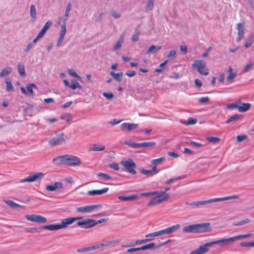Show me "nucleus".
<instances>
[{
  "instance_id": "aec40b11",
  "label": "nucleus",
  "mask_w": 254,
  "mask_h": 254,
  "mask_svg": "<svg viewBox=\"0 0 254 254\" xmlns=\"http://www.w3.org/2000/svg\"><path fill=\"white\" fill-rule=\"evenodd\" d=\"M108 190V188H104L99 190H89L88 191L87 194L89 195H100L107 192Z\"/></svg>"
},
{
  "instance_id": "0e129e2a",
  "label": "nucleus",
  "mask_w": 254,
  "mask_h": 254,
  "mask_svg": "<svg viewBox=\"0 0 254 254\" xmlns=\"http://www.w3.org/2000/svg\"><path fill=\"white\" fill-rule=\"evenodd\" d=\"M103 95L104 97H106L108 99H111L114 97V95L111 92H110V93L104 92L103 93Z\"/></svg>"
},
{
  "instance_id": "338daca9",
  "label": "nucleus",
  "mask_w": 254,
  "mask_h": 254,
  "mask_svg": "<svg viewBox=\"0 0 254 254\" xmlns=\"http://www.w3.org/2000/svg\"><path fill=\"white\" fill-rule=\"evenodd\" d=\"M253 65V64L252 63H249L248 64H247L245 66V67L244 68L243 70V72H245V73L247 72L249 70L250 68L251 67H252Z\"/></svg>"
},
{
  "instance_id": "f8f14e48",
  "label": "nucleus",
  "mask_w": 254,
  "mask_h": 254,
  "mask_svg": "<svg viewBox=\"0 0 254 254\" xmlns=\"http://www.w3.org/2000/svg\"><path fill=\"white\" fill-rule=\"evenodd\" d=\"M101 207V205H91L79 207L76 208V211L80 213H89L93 211L95 209Z\"/></svg>"
},
{
  "instance_id": "a211bd4d",
  "label": "nucleus",
  "mask_w": 254,
  "mask_h": 254,
  "mask_svg": "<svg viewBox=\"0 0 254 254\" xmlns=\"http://www.w3.org/2000/svg\"><path fill=\"white\" fill-rule=\"evenodd\" d=\"M105 149V146L100 143L92 144L90 145L89 148V151H101Z\"/></svg>"
},
{
  "instance_id": "2f4dec72",
  "label": "nucleus",
  "mask_w": 254,
  "mask_h": 254,
  "mask_svg": "<svg viewBox=\"0 0 254 254\" xmlns=\"http://www.w3.org/2000/svg\"><path fill=\"white\" fill-rule=\"evenodd\" d=\"M242 116L240 115H234L231 117L228 120L226 121V124H229L232 122L236 121L241 118H242Z\"/></svg>"
},
{
  "instance_id": "e433bc0d",
  "label": "nucleus",
  "mask_w": 254,
  "mask_h": 254,
  "mask_svg": "<svg viewBox=\"0 0 254 254\" xmlns=\"http://www.w3.org/2000/svg\"><path fill=\"white\" fill-rule=\"evenodd\" d=\"M154 0H149L147 2L145 10L146 11L152 10L154 6Z\"/></svg>"
},
{
  "instance_id": "09e8293b",
  "label": "nucleus",
  "mask_w": 254,
  "mask_h": 254,
  "mask_svg": "<svg viewBox=\"0 0 254 254\" xmlns=\"http://www.w3.org/2000/svg\"><path fill=\"white\" fill-rule=\"evenodd\" d=\"M153 240V238H148V239H143V240H137L135 242V244L141 245V244L147 243L148 242L151 241Z\"/></svg>"
},
{
  "instance_id": "dca6fc26",
  "label": "nucleus",
  "mask_w": 254,
  "mask_h": 254,
  "mask_svg": "<svg viewBox=\"0 0 254 254\" xmlns=\"http://www.w3.org/2000/svg\"><path fill=\"white\" fill-rule=\"evenodd\" d=\"M238 30V38L236 39L237 42H239L244 37V25L241 23H239L237 25Z\"/></svg>"
},
{
  "instance_id": "de8ad7c7",
  "label": "nucleus",
  "mask_w": 254,
  "mask_h": 254,
  "mask_svg": "<svg viewBox=\"0 0 254 254\" xmlns=\"http://www.w3.org/2000/svg\"><path fill=\"white\" fill-rule=\"evenodd\" d=\"M250 221V220L249 219L246 218L245 220H242L241 221H239V222H236L235 223H234L233 225H234V226L243 225H244V224H245L246 223H249Z\"/></svg>"
},
{
  "instance_id": "20e7f679",
  "label": "nucleus",
  "mask_w": 254,
  "mask_h": 254,
  "mask_svg": "<svg viewBox=\"0 0 254 254\" xmlns=\"http://www.w3.org/2000/svg\"><path fill=\"white\" fill-rule=\"evenodd\" d=\"M192 66L196 68L199 74L207 75L209 73L208 69L205 68L206 64L204 62L199 60H196L192 64Z\"/></svg>"
},
{
  "instance_id": "4c0bfd02",
  "label": "nucleus",
  "mask_w": 254,
  "mask_h": 254,
  "mask_svg": "<svg viewBox=\"0 0 254 254\" xmlns=\"http://www.w3.org/2000/svg\"><path fill=\"white\" fill-rule=\"evenodd\" d=\"M30 16L35 20L36 18V9L34 5L30 6Z\"/></svg>"
},
{
  "instance_id": "a878e982",
  "label": "nucleus",
  "mask_w": 254,
  "mask_h": 254,
  "mask_svg": "<svg viewBox=\"0 0 254 254\" xmlns=\"http://www.w3.org/2000/svg\"><path fill=\"white\" fill-rule=\"evenodd\" d=\"M118 198L122 201H128L134 200L138 198V196L136 195H131L129 196H119Z\"/></svg>"
},
{
  "instance_id": "39448f33",
  "label": "nucleus",
  "mask_w": 254,
  "mask_h": 254,
  "mask_svg": "<svg viewBox=\"0 0 254 254\" xmlns=\"http://www.w3.org/2000/svg\"><path fill=\"white\" fill-rule=\"evenodd\" d=\"M121 164L128 173L133 175L136 174V171L134 170L136 164L132 159L128 158L127 160H122Z\"/></svg>"
},
{
  "instance_id": "72a5a7b5",
  "label": "nucleus",
  "mask_w": 254,
  "mask_h": 254,
  "mask_svg": "<svg viewBox=\"0 0 254 254\" xmlns=\"http://www.w3.org/2000/svg\"><path fill=\"white\" fill-rule=\"evenodd\" d=\"M232 71V68L231 67H230L228 70L229 75L227 78V79L228 81H232L236 76V73H233Z\"/></svg>"
},
{
  "instance_id": "e2e57ef3",
  "label": "nucleus",
  "mask_w": 254,
  "mask_h": 254,
  "mask_svg": "<svg viewBox=\"0 0 254 254\" xmlns=\"http://www.w3.org/2000/svg\"><path fill=\"white\" fill-rule=\"evenodd\" d=\"M62 119L66 120L67 122H69L71 120V117L70 114H64L62 117Z\"/></svg>"
},
{
  "instance_id": "c756f323",
  "label": "nucleus",
  "mask_w": 254,
  "mask_h": 254,
  "mask_svg": "<svg viewBox=\"0 0 254 254\" xmlns=\"http://www.w3.org/2000/svg\"><path fill=\"white\" fill-rule=\"evenodd\" d=\"M161 48V46H155V45H152L147 51V54L156 53Z\"/></svg>"
},
{
  "instance_id": "7c9ffc66",
  "label": "nucleus",
  "mask_w": 254,
  "mask_h": 254,
  "mask_svg": "<svg viewBox=\"0 0 254 254\" xmlns=\"http://www.w3.org/2000/svg\"><path fill=\"white\" fill-rule=\"evenodd\" d=\"M254 41V37L253 35H250L249 38L246 40L245 47L248 48L251 47Z\"/></svg>"
},
{
  "instance_id": "412c9836",
  "label": "nucleus",
  "mask_w": 254,
  "mask_h": 254,
  "mask_svg": "<svg viewBox=\"0 0 254 254\" xmlns=\"http://www.w3.org/2000/svg\"><path fill=\"white\" fill-rule=\"evenodd\" d=\"M211 242H209L205 243L203 245L200 246L199 248L197 249V250L198 251L200 254H203L207 252L209 250L207 248V247H210L212 245V244H211Z\"/></svg>"
},
{
  "instance_id": "4d7b16f0",
  "label": "nucleus",
  "mask_w": 254,
  "mask_h": 254,
  "mask_svg": "<svg viewBox=\"0 0 254 254\" xmlns=\"http://www.w3.org/2000/svg\"><path fill=\"white\" fill-rule=\"evenodd\" d=\"M182 178H183V177L182 176H179V177H176L175 178L170 179L166 182V184L169 185V184L172 183L173 182H174L176 181L180 180Z\"/></svg>"
},
{
  "instance_id": "473e14b6",
  "label": "nucleus",
  "mask_w": 254,
  "mask_h": 254,
  "mask_svg": "<svg viewBox=\"0 0 254 254\" xmlns=\"http://www.w3.org/2000/svg\"><path fill=\"white\" fill-rule=\"evenodd\" d=\"M12 72V69L10 67H7L2 70L0 73V76L1 77H4Z\"/></svg>"
},
{
  "instance_id": "052dcab7",
  "label": "nucleus",
  "mask_w": 254,
  "mask_h": 254,
  "mask_svg": "<svg viewBox=\"0 0 254 254\" xmlns=\"http://www.w3.org/2000/svg\"><path fill=\"white\" fill-rule=\"evenodd\" d=\"M247 138L246 135H239L237 136V140L238 142H242Z\"/></svg>"
},
{
  "instance_id": "a19ab883",
  "label": "nucleus",
  "mask_w": 254,
  "mask_h": 254,
  "mask_svg": "<svg viewBox=\"0 0 254 254\" xmlns=\"http://www.w3.org/2000/svg\"><path fill=\"white\" fill-rule=\"evenodd\" d=\"M125 144L128 145L130 147L134 148H138L141 147V143H136V142L129 143L128 142H126L125 143Z\"/></svg>"
},
{
  "instance_id": "3c124183",
  "label": "nucleus",
  "mask_w": 254,
  "mask_h": 254,
  "mask_svg": "<svg viewBox=\"0 0 254 254\" xmlns=\"http://www.w3.org/2000/svg\"><path fill=\"white\" fill-rule=\"evenodd\" d=\"M241 246L246 247H253L254 246V242H242Z\"/></svg>"
},
{
  "instance_id": "6e6552de",
  "label": "nucleus",
  "mask_w": 254,
  "mask_h": 254,
  "mask_svg": "<svg viewBox=\"0 0 254 254\" xmlns=\"http://www.w3.org/2000/svg\"><path fill=\"white\" fill-rule=\"evenodd\" d=\"M44 174L42 172H37L35 174H30L27 178L20 180L19 182L23 183L25 182H33L40 181L44 177Z\"/></svg>"
},
{
  "instance_id": "79ce46f5",
  "label": "nucleus",
  "mask_w": 254,
  "mask_h": 254,
  "mask_svg": "<svg viewBox=\"0 0 254 254\" xmlns=\"http://www.w3.org/2000/svg\"><path fill=\"white\" fill-rule=\"evenodd\" d=\"M141 147H151L156 145L155 142H144L141 143Z\"/></svg>"
},
{
  "instance_id": "c85d7f7f",
  "label": "nucleus",
  "mask_w": 254,
  "mask_h": 254,
  "mask_svg": "<svg viewBox=\"0 0 254 254\" xmlns=\"http://www.w3.org/2000/svg\"><path fill=\"white\" fill-rule=\"evenodd\" d=\"M70 88L75 90L76 88L82 89V86L79 83L77 80L72 79L71 80Z\"/></svg>"
},
{
  "instance_id": "774afa93",
  "label": "nucleus",
  "mask_w": 254,
  "mask_h": 254,
  "mask_svg": "<svg viewBox=\"0 0 254 254\" xmlns=\"http://www.w3.org/2000/svg\"><path fill=\"white\" fill-rule=\"evenodd\" d=\"M123 41L119 40L114 47L115 51L118 50L122 46Z\"/></svg>"
},
{
  "instance_id": "bf43d9fd",
  "label": "nucleus",
  "mask_w": 254,
  "mask_h": 254,
  "mask_svg": "<svg viewBox=\"0 0 254 254\" xmlns=\"http://www.w3.org/2000/svg\"><path fill=\"white\" fill-rule=\"evenodd\" d=\"M140 172L143 175L149 176L151 175V171L150 170H145L144 169H141Z\"/></svg>"
},
{
  "instance_id": "37998d69",
  "label": "nucleus",
  "mask_w": 254,
  "mask_h": 254,
  "mask_svg": "<svg viewBox=\"0 0 254 254\" xmlns=\"http://www.w3.org/2000/svg\"><path fill=\"white\" fill-rule=\"evenodd\" d=\"M180 225L178 224L168 227V229H169L170 232L171 234L177 231L180 228Z\"/></svg>"
},
{
  "instance_id": "f257e3e1",
  "label": "nucleus",
  "mask_w": 254,
  "mask_h": 254,
  "mask_svg": "<svg viewBox=\"0 0 254 254\" xmlns=\"http://www.w3.org/2000/svg\"><path fill=\"white\" fill-rule=\"evenodd\" d=\"M82 219V217H69L64 219L62 220L61 224H51L49 225L43 226L42 228L51 231L58 230L65 228L68 225L72 224L74 221Z\"/></svg>"
},
{
  "instance_id": "bb28decb",
  "label": "nucleus",
  "mask_w": 254,
  "mask_h": 254,
  "mask_svg": "<svg viewBox=\"0 0 254 254\" xmlns=\"http://www.w3.org/2000/svg\"><path fill=\"white\" fill-rule=\"evenodd\" d=\"M110 74L117 81L120 82L122 80L123 75V73L122 72L115 73L114 71H111Z\"/></svg>"
},
{
  "instance_id": "4468645a",
  "label": "nucleus",
  "mask_w": 254,
  "mask_h": 254,
  "mask_svg": "<svg viewBox=\"0 0 254 254\" xmlns=\"http://www.w3.org/2000/svg\"><path fill=\"white\" fill-rule=\"evenodd\" d=\"M235 241L234 237H230L228 238H223L217 240H215L211 242V244H220L221 246L226 245L229 243H232Z\"/></svg>"
},
{
  "instance_id": "6ab92c4d",
  "label": "nucleus",
  "mask_w": 254,
  "mask_h": 254,
  "mask_svg": "<svg viewBox=\"0 0 254 254\" xmlns=\"http://www.w3.org/2000/svg\"><path fill=\"white\" fill-rule=\"evenodd\" d=\"M63 187V184L61 182H56L54 185H48L46 186V189L48 191H53L57 189H60Z\"/></svg>"
},
{
  "instance_id": "a18cd8bd",
  "label": "nucleus",
  "mask_w": 254,
  "mask_h": 254,
  "mask_svg": "<svg viewBox=\"0 0 254 254\" xmlns=\"http://www.w3.org/2000/svg\"><path fill=\"white\" fill-rule=\"evenodd\" d=\"M206 139L210 142L216 143L220 141V139L218 137L213 136H208L206 137Z\"/></svg>"
},
{
  "instance_id": "c03bdc74",
  "label": "nucleus",
  "mask_w": 254,
  "mask_h": 254,
  "mask_svg": "<svg viewBox=\"0 0 254 254\" xmlns=\"http://www.w3.org/2000/svg\"><path fill=\"white\" fill-rule=\"evenodd\" d=\"M165 159V158L164 157H162L161 158L153 159L151 161V163L152 164L154 165H158L159 164H161L162 162H163Z\"/></svg>"
},
{
  "instance_id": "f03ea898",
  "label": "nucleus",
  "mask_w": 254,
  "mask_h": 254,
  "mask_svg": "<svg viewBox=\"0 0 254 254\" xmlns=\"http://www.w3.org/2000/svg\"><path fill=\"white\" fill-rule=\"evenodd\" d=\"M239 198V196L238 195H231L229 196H226L224 197L221 198H215L210 199L207 200H200V201H193L190 203L186 202V204H188L190 206H198L199 205H203L208 203H210L215 202L222 201L229 199H237Z\"/></svg>"
},
{
  "instance_id": "9b49d317",
  "label": "nucleus",
  "mask_w": 254,
  "mask_h": 254,
  "mask_svg": "<svg viewBox=\"0 0 254 254\" xmlns=\"http://www.w3.org/2000/svg\"><path fill=\"white\" fill-rule=\"evenodd\" d=\"M196 225L197 233L209 232L212 230L209 223L196 224Z\"/></svg>"
},
{
  "instance_id": "864d4df0",
  "label": "nucleus",
  "mask_w": 254,
  "mask_h": 254,
  "mask_svg": "<svg viewBox=\"0 0 254 254\" xmlns=\"http://www.w3.org/2000/svg\"><path fill=\"white\" fill-rule=\"evenodd\" d=\"M162 235L161 231L160 230V231L155 232L153 233L147 234L145 235V237H150V236L155 237V236H158L159 235Z\"/></svg>"
},
{
  "instance_id": "5701e85b",
  "label": "nucleus",
  "mask_w": 254,
  "mask_h": 254,
  "mask_svg": "<svg viewBox=\"0 0 254 254\" xmlns=\"http://www.w3.org/2000/svg\"><path fill=\"white\" fill-rule=\"evenodd\" d=\"M71 3H70V2L68 3L67 4V5L66 7V9H65V14H64V18L63 19V23L62 24V25L64 24L65 26H66V20L68 19L69 13L71 10Z\"/></svg>"
},
{
  "instance_id": "ea45409f",
  "label": "nucleus",
  "mask_w": 254,
  "mask_h": 254,
  "mask_svg": "<svg viewBox=\"0 0 254 254\" xmlns=\"http://www.w3.org/2000/svg\"><path fill=\"white\" fill-rule=\"evenodd\" d=\"M33 88H37V86L33 83L30 84L28 85L26 87L28 92L31 95H34Z\"/></svg>"
},
{
  "instance_id": "6e6d98bb",
  "label": "nucleus",
  "mask_w": 254,
  "mask_h": 254,
  "mask_svg": "<svg viewBox=\"0 0 254 254\" xmlns=\"http://www.w3.org/2000/svg\"><path fill=\"white\" fill-rule=\"evenodd\" d=\"M109 167L115 170H116V171L119 170L120 169L119 166L118 164H117V163H113L110 164L109 165Z\"/></svg>"
},
{
  "instance_id": "58836bf2",
  "label": "nucleus",
  "mask_w": 254,
  "mask_h": 254,
  "mask_svg": "<svg viewBox=\"0 0 254 254\" xmlns=\"http://www.w3.org/2000/svg\"><path fill=\"white\" fill-rule=\"evenodd\" d=\"M155 243H151L142 246L140 247V250H146L148 249H153L155 247Z\"/></svg>"
},
{
  "instance_id": "1a4fd4ad",
  "label": "nucleus",
  "mask_w": 254,
  "mask_h": 254,
  "mask_svg": "<svg viewBox=\"0 0 254 254\" xmlns=\"http://www.w3.org/2000/svg\"><path fill=\"white\" fill-rule=\"evenodd\" d=\"M25 218L31 222L37 223H44L47 222L46 217L37 214H27L25 215Z\"/></svg>"
},
{
  "instance_id": "49530a36",
  "label": "nucleus",
  "mask_w": 254,
  "mask_h": 254,
  "mask_svg": "<svg viewBox=\"0 0 254 254\" xmlns=\"http://www.w3.org/2000/svg\"><path fill=\"white\" fill-rule=\"evenodd\" d=\"M97 176L102 177L105 180H112V177L110 176L101 172L98 173Z\"/></svg>"
},
{
  "instance_id": "680f3d73",
  "label": "nucleus",
  "mask_w": 254,
  "mask_h": 254,
  "mask_svg": "<svg viewBox=\"0 0 254 254\" xmlns=\"http://www.w3.org/2000/svg\"><path fill=\"white\" fill-rule=\"evenodd\" d=\"M126 74L129 77H133L136 74L135 71L128 70L126 72Z\"/></svg>"
},
{
  "instance_id": "7ed1b4c3",
  "label": "nucleus",
  "mask_w": 254,
  "mask_h": 254,
  "mask_svg": "<svg viewBox=\"0 0 254 254\" xmlns=\"http://www.w3.org/2000/svg\"><path fill=\"white\" fill-rule=\"evenodd\" d=\"M170 195L168 193L161 192L159 195L154 197L148 203V206H153L159 204L162 202L165 201L169 199Z\"/></svg>"
},
{
  "instance_id": "8fccbe9b",
  "label": "nucleus",
  "mask_w": 254,
  "mask_h": 254,
  "mask_svg": "<svg viewBox=\"0 0 254 254\" xmlns=\"http://www.w3.org/2000/svg\"><path fill=\"white\" fill-rule=\"evenodd\" d=\"M197 122V120L195 118H190L188 121L185 123L186 125H193Z\"/></svg>"
},
{
  "instance_id": "f704fd0d",
  "label": "nucleus",
  "mask_w": 254,
  "mask_h": 254,
  "mask_svg": "<svg viewBox=\"0 0 254 254\" xmlns=\"http://www.w3.org/2000/svg\"><path fill=\"white\" fill-rule=\"evenodd\" d=\"M4 201L5 202V203H6L7 205H8L12 208L21 207V206L19 204L15 203V202L11 200H4Z\"/></svg>"
},
{
  "instance_id": "423d86ee",
  "label": "nucleus",
  "mask_w": 254,
  "mask_h": 254,
  "mask_svg": "<svg viewBox=\"0 0 254 254\" xmlns=\"http://www.w3.org/2000/svg\"><path fill=\"white\" fill-rule=\"evenodd\" d=\"M65 139L64 138V133L57 134L56 136L50 138L48 140L49 145L52 147L59 145L65 142Z\"/></svg>"
},
{
  "instance_id": "5fc2aeb1",
  "label": "nucleus",
  "mask_w": 254,
  "mask_h": 254,
  "mask_svg": "<svg viewBox=\"0 0 254 254\" xmlns=\"http://www.w3.org/2000/svg\"><path fill=\"white\" fill-rule=\"evenodd\" d=\"M251 235H252V234L250 233V234H248L241 235L235 236L234 237L235 241L238 240V239H242V238H247V237H250Z\"/></svg>"
},
{
  "instance_id": "4be33fe9",
  "label": "nucleus",
  "mask_w": 254,
  "mask_h": 254,
  "mask_svg": "<svg viewBox=\"0 0 254 254\" xmlns=\"http://www.w3.org/2000/svg\"><path fill=\"white\" fill-rule=\"evenodd\" d=\"M183 231L184 233H197L196 224L190 225L184 227Z\"/></svg>"
},
{
  "instance_id": "0eeeda50",
  "label": "nucleus",
  "mask_w": 254,
  "mask_h": 254,
  "mask_svg": "<svg viewBox=\"0 0 254 254\" xmlns=\"http://www.w3.org/2000/svg\"><path fill=\"white\" fill-rule=\"evenodd\" d=\"M78 220L77 222V225L85 229L91 228L95 226V220L92 219H83L82 217L81 219Z\"/></svg>"
},
{
  "instance_id": "b1692460",
  "label": "nucleus",
  "mask_w": 254,
  "mask_h": 254,
  "mask_svg": "<svg viewBox=\"0 0 254 254\" xmlns=\"http://www.w3.org/2000/svg\"><path fill=\"white\" fill-rule=\"evenodd\" d=\"M251 106L250 103H242L241 105H238V110L240 112H245L250 109Z\"/></svg>"
},
{
  "instance_id": "cd10ccee",
  "label": "nucleus",
  "mask_w": 254,
  "mask_h": 254,
  "mask_svg": "<svg viewBox=\"0 0 254 254\" xmlns=\"http://www.w3.org/2000/svg\"><path fill=\"white\" fill-rule=\"evenodd\" d=\"M17 68L19 75L21 77H25L26 74L25 71L24 65L21 63H19L17 65Z\"/></svg>"
},
{
  "instance_id": "c9c22d12",
  "label": "nucleus",
  "mask_w": 254,
  "mask_h": 254,
  "mask_svg": "<svg viewBox=\"0 0 254 254\" xmlns=\"http://www.w3.org/2000/svg\"><path fill=\"white\" fill-rule=\"evenodd\" d=\"M5 82L6 84V90L8 92L13 91V87L12 85L11 80L9 79H6L5 80Z\"/></svg>"
},
{
  "instance_id": "2eb2a0df",
  "label": "nucleus",
  "mask_w": 254,
  "mask_h": 254,
  "mask_svg": "<svg viewBox=\"0 0 254 254\" xmlns=\"http://www.w3.org/2000/svg\"><path fill=\"white\" fill-rule=\"evenodd\" d=\"M66 157V155L58 156L53 160V162L56 166H60L63 164L65 165Z\"/></svg>"
},
{
  "instance_id": "9d476101",
  "label": "nucleus",
  "mask_w": 254,
  "mask_h": 254,
  "mask_svg": "<svg viewBox=\"0 0 254 254\" xmlns=\"http://www.w3.org/2000/svg\"><path fill=\"white\" fill-rule=\"evenodd\" d=\"M67 157L65 161V165L67 166H78L81 164L80 159L76 156L66 155Z\"/></svg>"
},
{
  "instance_id": "393cba45",
  "label": "nucleus",
  "mask_w": 254,
  "mask_h": 254,
  "mask_svg": "<svg viewBox=\"0 0 254 254\" xmlns=\"http://www.w3.org/2000/svg\"><path fill=\"white\" fill-rule=\"evenodd\" d=\"M98 249H99V246H93L91 247L79 248L77 250V252L79 253H83L90 251H92Z\"/></svg>"
},
{
  "instance_id": "13d9d810",
  "label": "nucleus",
  "mask_w": 254,
  "mask_h": 254,
  "mask_svg": "<svg viewBox=\"0 0 254 254\" xmlns=\"http://www.w3.org/2000/svg\"><path fill=\"white\" fill-rule=\"evenodd\" d=\"M52 24V22L51 21H48L45 23L42 29L46 32L47 30L51 26Z\"/></svg>"
},
{
  "instance_id": "69168bd1",
  "label": "nucleus",
  "mask_w": 254,
  "mask_h": 254,
  "mask_svg": "<svg viewBox=\"0 0 254 254\" xmlns=\"http://www.w3.org/2000/svg\"><path fill=\"white\" fill-rule=\"evenodd\" d=\"M139 32H137L135 34L133 35L131 38V41L132 42H137L139 40Z\"/></svg>"
},
{
  "instance_id": "603ef678",
  "label": "nucleus",
  "mask_w": 254,
  "mask_h": 254,
  "mask_svg": "<svg viewBox=\"0 0 254 254\" xmlns=\"http://www.w3.org/2000/svg\"><path fill=\"white\" fill-rule=\"evenodd\" d=\"M68 72L69 73V74L74 77H76V78H80V76L77 74V73L74 71L73 70L71 69H68Z\"/></svg>"
},
{
  "instance_id": "ddd939ff",
  "label": "nucleus",
  "mask_w": 254,
  "mask_h": 254,
  "mask_svg": "<svg viewBox=\"0 0 254 254\" xmlns=\"http://www.w3.org/2000/svg\"><path fill=\"white\" fill-rule=\"evenodd\" d=\"M138 126L137 124L125 123L121 125V129L123 131H130L137 128Z\"/></svg>"
},
{
  "instance_id": "f3484780",
  "label": "nucleus",
  "mask_w": 254,
  "mask_h": 254,
  "mask_svg": "<svg viewBox=\"0 0 254 254\" xmlns=\"http://www.w3.org/2000/svg\"><path fill=\"white\" fill-rule=\"evenodd\" d=\"M66 33V26L64 25H61V30L60 32V36L57 41V47H60L62 46V42L64 40V37Z\"/></svg>"
}]
</instances>
